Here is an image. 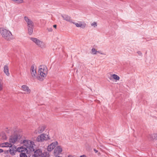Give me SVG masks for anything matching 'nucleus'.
I'll return each mask as SVG.
<instances>
[{"label": "nucleus", "mask_w": 157, "mask_h": 157, "mask_svg": "<svg viewBox=\"0 0 157 157\" xmlns=\"http://www.w3.org/2000/svg\"><path fill=\"white\" fill-rule=\"evenodd\" d=\"M23 144L25 146L23 148L22 147L21 151H26V153L29 154L30 152H33L32 157H49V153L46 151L43 152L40 149L35 150L33 145L34 142L29 140H24Z\"/></svg>", "instance_id": "obj_1"}, {"label": "nucleus", "mask_w": 157, "mask_h": 157, "mask_svg": "<svg viewBox=\"0 0 157 157\" xmlns=\"http://www.w3.org/2000/svg\"><path fill=\"white\" fill-rule=\"evenodd\" d=\"M0 33L2 36L5 39L10 40L12 38V35L11 32L4 28L0 29Z\"/></svg>", "instance_id": "obj_2"}, {"label": "nucleus", "mask_w": 157, "mask_h": 157, "mask_svg": "<svg viewBox=\"0 0 157 157\" xmlns=\"http://www.w3.org/2000/svg\"><path fill=\"white\" fill-rule=\"evenodd\" d=\"M21 138V136L19 134H15L14 135H12L10 136L9 140V141L10 143H15L17 140L20 139Z\"/></svg>", "instance_id": "obj_3"}, {"label": "nucleus", "mask_w": 157, "mask_h": 157, "mask_svg": "<svg viewBox=\"0 0 157 157\" xmlns=\"http://www.w3.org/2000/svg\"><path fill=\"white\" fill-rule=\"evenodd\" d=\"M50 139V138L48 135L45 134H42L38 136L36 140L38 142H42L44 140H47Z\"/></svg>", "instance_id": "obj_4"}, {"label": "nucleus", "mask_w": 157, "mask_h": 157, "mask_svg": "<svg viewBox=\"0 0 157 157\" xmlns=\"http://www.w3.org/2000/svg\"><path fill=\"white\" fill-rule=\"evenodd\" d=\"M44 69L42 68H40L38 71L39 76L37 77V78L40 81H42L44 78L46 76V75L44 72Z\"/></svg>", "instance_id": "obj_5"}, {"label": "nucleus", "mask_w": 157, "mask_h": 157, "mask_svg": "<svg viewBox=\"0 0 157 157\" xmlns=\"http://www.w3.org/2000/svg\"><path fill=\"white\" fill-rule=\"evenodd\" d=\"M30 39L38 46L42 48L44 47V43L37 38L34 37H31L30 38Z\"/></svg>", "instance_id": "obj_6"}, {"label": "nucleus", "mask_w": 157, "mask_h": 157, "mask_svg": "<svg viewBox=\"0 0 157 157\" xmlns=\"http://www.w3.org/2000/svg\"><path fill=\"white\" fill-rule=\"evenodd\" d=\"M58 144V142L57 141L52 142L48 147L47 148L48 151L49 152H51L55 148L56 145Z\"/></svg>", "instance_id": "obj_7"}, {"label": "nucleus", "mask_w": 157, "mask_h": 157, "mask_svg": "<svg viewBox=\"0 0 157 157\" xmlns=\"http://www.w3.org/2000/svg\"><path fill=\"white\" fill-rule=\"evenodd\" d=\"M62 151V148L60 146H57L54 150V155H59L61 153Z\"/></svg>", "instance_id": "obj_8"}, {"label": "nucleus", "mask_w": 157, "mask_h": 157, "mask_svg": "<svg viewBox=\"0 0 157 157\" xmlns=\"http://www.w3.org/2000/svg\"><path fill=\"white\" fill-rule=\"evenodd\" d=\"M61 16L64 20L70 22L73 24H75V22L72 21V20H71V17L68 15L66 14H62Z\"/></svg>", "instance_id": "obj_9"}, {"label": "nucleus", "mask_w": 157, "mask_h": 157, "mask_svg": "<svg viewBox=\"0 0 157 157\" xmlns=\"http://www.w3.org/2000/svg\"><path fill=\"white\" fill-rule=\"evenodd\" d=\"M46 127L45 126H43L39 127L36 130L35 133L36 134H40L42 133L46 128Z\"/></svg>", "instance_id": "obj_10"}, {"label": "nucleus", "mask_w": 157, "mask_h": 157, "mask_svg": "<svg viewBox=\"0 0 157 157\" xmlns=\"http://www.w3.org/2000/svg\"><path fill=\"white\" fill-rule=\"evenodd\" d=\"M17 149L16 147L15 146L12 147H10L9 149V152L10 155H14L15 154V153L16 152Z\"/></svg>", "instance_id": "obj_11"}, {"label": "nucleus", "mask_w": 157, "mask_h": 157, "mask_svg": "<svg viewBox=\"0 0 157 157\" xmlns=\"http://www.w3.org/2000/svg\"><path fill=\"white\" fill-rule=\"evenodd\" d=\"M35 65L34 64L31 67V73L32 76L33 77L35 76V74L36 73V69H35Z\"/></svg>", "instance_id": "obj_12"}, {"label": "nucleus", "mask_w": 157, "mask_h": 157, "mask_svg": "<svg viewBox=\"0 0 157 157\" xmlns=\"http://www.w3.org/2000/svg\"><path fill=\"white\" fill-rule=\"evenodd\" d=\"M12 145L11 143L8 142H5L2 144L1 147H11Z\"/></svg>", "instance_id": "obj_13"}, {"label": "nucleus", "mask_w": 157, "mask_h": 157, "mask_svg": "<svg viewBox=\"0 0 157 157\" xmlns=\"http://www.w3.org/2000/svg\"><path fill=\"white\" fill-rule=\"evenodd\" d=\"M22 88L24 91L27 92L28 93H30L31 92V90L29 88V87L26 85H23L21 86Z\"/></svg>", "instance_id": "obj_14"}, {"label": "nucleus", "mask_w": 157, "mask_h": 157, "mask_svg": "<svg viewBox=\"0 0 157 157\" xmlns=\"http://www.w3.org/2000/svg\"><path fill=\"white\" fill-rule=\"evenodd\" d=\"M4 72L6 75L9 76L10 75V73L9 72V67L8 65H5L4 67Z\"/></svg>", "instance_id": "obj_15"}, {"label": "nucleus", "mask_w": 157, "mask_h": 157, "mask_svg": "<svg viewBox=\"0 0 157 157\" xmlns=\"http://www.w3.org/2000/svg\"><path fill=\"white\" fill-rule=\"evenodd\" d=\"M149 138L151 140H157V134H153L150 135Z\"/></svg>", "instance_id": "obj_16"}, {"label": "nucleus", "mask_w": 157, "mask_h": 157, "mask_svg": "<svg viewBox=\"0 0 157 157\" xmlns=\"http://www.w3.org/2000/svg\"><path fill=\"white\" fill-rule=\"evenodd\" d=\"M28 27L29 34V35H31L33 32L34 26H32V27L29 26H28Z\"/></svg>", "instance_id": "obj_17"}, {"label": "nucleus", "mask_w": 157, "mask_h": 157, "mask_svg": "<svg viewBox=\"0 0 157 157\" xmlns=\"http://www.w3.org/2000/svg\"><path fill=\"white\" fill-rule=\"evenodd\" d=\"M112 78L116 80H119V79H120V77H119V76L118 75H116V74H113V75H112V77L111 76L110 77V78H109V79H112Z\"/></svg>", "instance_id": "obj_18"}, {"label": "nucleus", "mask_w": 157, "mask_h": 157, "mask_svg": "<svg viewBox=\"0 0 157 157\" xmlns=\"http://www.w3.org/2000/svg\"><path fill=\"white\" fill-rule=\"evenodd\" d=\"M74 24H75L76 26L77 27H81V28H82L83 29L85 27V25H83L82 24V23H75Z\"/></svg>", "instance_id": "obj_19"}, {"label": "nucleus", "mask_w": 157, "mask_h": 157, "mask_svg": "<svg viewBox=\"0 0 157 157\" xmlns=\"http://www.w3.org/2000/svg\"><path fill=\"white\" fill-rule=\"evenodd\" d=\"M27 23L28 27L29 26L32 27V26H34L33 22L31 20Z\"/></svg>", "instance_id": "obj_20"}, {"label": "nucleus", "mask_w": 157, "mask_h": 157, "mask_svg": "<svg viewBox=\"0 0 157 157\" xmlns=\"http://www.w3.org/2000/svg\"><path fill=\"white\" fill-rule=\"evenodd\" d=\"M20 157H27L26 153L23 152H21L20 154Z\"/></svg>", "instance_id": "obj_21"}, {"label": "nucleus", "mask_w": 157, "mask_h": 157, "mask_svg": "<svg viewBox=\"0 0 157 157\" xmlns=\"http://www.w3.org/2000/svg\"><path fill=\"white\" fill-rule=\"evenodd\" d=\"M14 2L17 3H21L23 2V0H14Z\"/></svg>", "instance_id": "obj_22"}, {"label": "nucleus", "mask_w": 157, "mask_h": 157, "mask_svg": "<svg viewBox=\"0 0 157 157\" xmlns=\"http://www.w3.org/2000/svg\"><path fill=\"white\" fill-rule=\"evenodd\" d=\"M92 53L93 54H96V53L98 52L96 49L94 48H93L91 49Z\"/></svg>", "instance_id": "obj_23"}, {"label": "nucleus", "mask_w": 157, "mask_h": 157, "mask_svg": "<svg viewBox=\"0 0 157 157\" xmlns=\"http://www.w3.org/2000/svg\"><path fill=\"white\" fill-rule=\"evenodd\" d=\"M2 89V81L1 78H0V90H1Z\"/></svg>", "instance_id": "obj_24"}, {"label": "nucleus", "mask_w": 157, "mask_h": 157, "mask_svg": "<svg viewBox=\"0 0 157 157\" xmlns=\"http://www.w3.org/2000/svg\"><path fill=\"white\" fill-rule=\"evenodd\" d=\"M24 18L25 21L26 22H28L29 21H30V19H29L26 16H25Z\"/></svg>", "instance_id": "obj_25"}, {"label": "nucleus", "mask_w": 157, "mask_h": 157, "mask_svg": "<svg viewBox=\"0 0 157 157\" xmlns=\"http://www.w3.org/2000/svg\"><path fill=\"white\" fill-rule=\"evenodd\" d=\"M91 25L92 26H94V27H95L97 26V23L95 22H94L91 24Z\"/></svg>", "instance_id": "obj_26"}, {"label": "nucleus", "mask_w": 157, "mask_h": 157, "mask_svg": "<svg viewBox=\"0 0 157 157\" xmlns=\"http://www.w3.org/2000/svg\"><path fill=\"white\" fill-rule=\"evenodd\" d=\"M9 150H6L5 151H4V153L5 154H8L9 152Z\"/></svg>", "instance_id": "obj_27"}, {"label": "nucleus", "mask_w": 157, "mask_h": 157, "mask_svg": "<svg viewBox=\"0 0 157 157\" xmlns=\"http://www.w3.org/2000/svg\"><path fill=\"white\" fill-rule=\"evenodd\" d=\"M47 29L49 32H52V28H48Z\"/></svg>", "instance_id": "obj_28"}, {"label": "nucleus", "mask_w": 157, "mask_h": 157, "mask_svg": "<svg viewBox=\"0 0 157 157\" xmlns=\"http://www.w3.org/2000/svg\"><path fill=\"white\" fill-rule=\"evenodd\" d=\"M137 53L140 56H142V53L140 51H139L137 52Z\"/></svg>", "instance_id": "obj_29"}, {"label": "nucleus", "mask_w": 157, "mask_h": 157, "mask_svg": "<svg viewBox=\"0 0 157 157\" xmlns=\"http://www.w3.org/2000/svg\"><path fill=\"white\" fill-rule=\"evenodd\" d=\"M68 157H76V156L75 155L72 156L71 155H69L68 156Z\"/></svg>", "instance_id": "obj_30"}, {"label": "nucleus", "mask_w": 157, "mask_h": 157, "mask_svg": "<svg viewBox=\"0 0 157 157\" xmlns=\"http://www.w3.org/2000/svg\"><path fill=\"white\" fill-rule=\"evenodd\" d=\"M4 151L3 149H0V153H2Z\"/></svg>", "instance_id": "obj_31"}, {"label": "nucleus", "mask_w": 157, "mask_h": 157, "mask_svg": "<svg viewBox=\"0 0 157 157\" xmlns=\"http://www.w3.org/2000/svg\"><path fill=\"white\" fill-rule=\"evenodd\" d=\"M80 157H86V156L85 155H81Z\"/></svg>", "instance_id": "obj_32"}, {"label": "nucleus", "mask_w": 157, "mask_h": 157, "mask_svg": "<svg viewBox=\"0 0 157 157\" xmlns=\"http://www.w3.org/2000/svg\"><path fill=\"white\" fill-rule=\"evenodd\" d=\"M53 27L54 28H55V29H56V27H57V25H53Z\"/></svg>", "instance_id": "obj_33"}, {"label": "nucleus", "mask_w": 157, "mask_h": 157, "mask_svg": "<svg viewBox=\"0 0 157 157\" xmlns=\"http://www.w3.org/2000/svg\"><path fill=\"white\" fill-rule=\"evenodd\" d=\"M94 151H95V153H96L97 152H98V151H97V150H96V149H94Z\"/></svg>", "instance_id": "obj_34"}, {"label": "nucleus", "mask_w": 157, "mask_h": 157, "mask_svg": "<svg viewBox=\"0 0 157 157\" xmlns=\"http://www.w3.org/2000/svg\"><path fill=\"white\" fill-rule=\"evenodd\" d=\"M1 146H2V144H0V147H1Z\"/></svg>", "instance_id": "obj_35"}]
</instances>
